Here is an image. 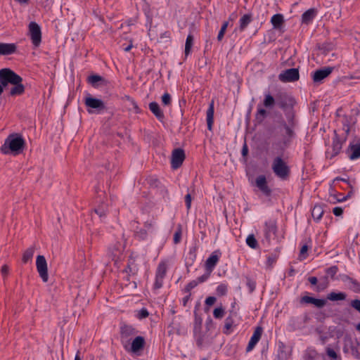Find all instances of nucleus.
<instances>
[{"instance_id":"f257e3e1","label":"nucleus","mask_w":360,"mask_h":360,"mask_svg":"<svg viewBox=\"0 0 360 360\" xmlns=\"http://www.w3.org/2000/svg\"><path fill=\"white\" fill-rule=\"evenodd\" d=\"M0 83L3 89L11 86V90H25L29 88L24 79L10 68L0 70Z\"/></svg>"},{"instance_id":"f03ea898","label":"nucleus","mask_w":360,"mask_h":360,"mask_svg":"<svg viewBox=\"0 0 360 360\" xmlns=\"http://www.w3.org/2000/svg\"><path fill=\"white\" fill-rule=\"evenodd\" d=\"M25 145V141L20 135L11 134L0 148V151L4 154L12 153L15 155L20 153Z\"/></svg>"},{"instance_id":"7ed1b4c3","label":"nucleus","mask_w":360,"mask_h":360,"mask_svg":"<svg viewBox=\"0 0 360 360\" xmlns=\"http://www.w3.org/2000/svg\"><path fill=\"white\" fill-rule=\"evenodd\" d=\"M272 170L275 175L283 181H286L290 175V169L288 164L280 157H276L272 162Z\"/></svg>"},{"instance_id":"20e7f679","label":"nucleus","mask_w":360,"mask_h":360,"mask_svg":"<svg viewBox=\"0 0 360 360\" xmlns=\"http://www.w3.org/2000/svg\"><path fill=\"white\" fill-rule=\"evenodd\" d=\"M278 227L276 221L274 219H269L264 224L262 242L267 245H271L277 238Z\"/></svg>"},{"instance_id":"39448f33","label":"nucleus","mask_w":360,"mask_h":360,"mask_svg":"<svg viewBox=\"0 0 360 360\" xmlns=\"http://www.w3.org/2000/svg\"><path fill=\"white\" fill-rule=\"evenodd\" d=\"M86 82L94 89H109L114 88L111 82L97 74L89 75L86 78Z\"/></svg>"},{"instance_id":"423d86ee","label":"nucleus","mask_w":360,"mask_h":360,"mask_svg":"<svg viewBox=\"0 0 360 360\" xmlns=\"http://www.w3.org/2000/svg\"><path fill=\"white\" fill-rule=\"evenodd\" d=\"M136 333L137 331L132 326L124 323L120 326V342L124 349H127L132 336Z\"/></svg>"},{"instance_id":"0eeeda50","label":"nucleus","mask_w":360,"mask_h":360,"mask_svg":"<svg viewBox=\"0 0 360 360\" xmlns=\"http://www.w3.org/2000/svg\"><path fill=\"white\" fill-rule=\"evenodd\" d=\"M28 35L34 47H39L41 42V30L36 22H30L28 25Z\"/></svg>"},{"instance_id":"6e6552de","label":"nucleus","mask_w":360,"mask_h":360,"mask_svg":"<svg viewBox=\"0 0 360 360\" xmlns=\"http://www.w3.org/2000/svg\"><path fill=\"white\" fill-rule=\"evenodd\" d=\"M167 271V265L166 262L162 261L159 263L156 271H155V279L154 283V288L160 289L163 285V281L166 276Z\"/></svg>"},{"instance_id":"1a4fd4ad","label":"nucleus","mask_w":360,"mask_h":360,"mask_svg":"<svg viewBox=\"0 0 360 360\" xmlns=\"http://www.w3.org/2000/svg\"><path fill=\"white\" fill-rule=\"evenodd\" d=\"M37 270L39 276L44 282H47L49 280L48 267L46 260L43 255H38L36 259Z\"/></svg>"},{"instance_id":"9d476101","label":"nucleus","mask_w":360,"mask_h":360,"mask_svg":"<svg viewBox=\"0 0 360 360\" xmlns=\"http://www.w3.org/2000/svg\"><path fill=\"white\" fill-rule=\"evenodd\" d=\"M84 104L86 107L96 109L98 112L106 109L105 103L101 99L94 98L89 94L84 98Z\"/></svg>"},{"instance_id":"9b49d317","label":"nucleus","mask_w":360,"mask_h":360,"mask_svg":"<svg viewBox=\"0 0 360 360\" xmlns=\"http://www.w3.org/2000/svg\"><path fill=\"white\" fill-rule=\"evenodd\" d=\"M186 158L185 152L181 148H175L172 153L171 167L173 169L179 168Z\"/></svg>"},{"instance_id":"f8f14e48","label":"nucleus","mask_w":360,"mask_h":360,"mask_svg":"<svg viewBox=\"0 0 360 360\" xmlns=\"http://www.w3.org/2000/svg\"><path fill=\"white\" fill-rule=\"evenodd\" d=\"M146 345V341L143 337L137 336L131 342L129 343L127 349H124L126 351L132 354L139 355L140 352L143 349Z\"/></svg>"},{"instance_id":"ddd939ff","label":"nucleus","mask_w":360,"mask_h":360,"mask_svg":"<svg viewBox=\"0 0 360 360\" xmlns=\"http://www.w3.org/2000/svg\"><path fill=\"white\" fill-rule=\"evenodd\" d=\"M337 116L339 117L338 121L342 124V129L344 131L342 135L348 136L352 125L354 124L356 122L355 120L352 115H344L340 116L339 115V110L337 111Z\"/></svg>"},{"instance_id":"4468645a","label":"nucleus","mask_w":360,"mask_h":360,"mask_svg":"<svg viewBox=\"0 0 360 360\" xmlns=\"http://www.w3.org/2000/svg\"><path fill=\"white\" fill-rule=\"evenodd\" d=\"M299 71L297 68H290L283 71L278 76L281 81L284 82H295L299 79Z\"/></svg>"},{"instance_id":"2eb2a0df","label":"nucleus","mask_w":360,"mask_h":360,"mask_svg":"<svg viewBox=\"0 0 360 360\" xmlns=\"http://www.w3.org/2000/svg\"><path fill=\"white\" fill-rule=\"evenodd\" d=\"M335 136L333 139V143H332V148H333V154L331 155V158H333L336 155H338L342 148L343 143L346 141L348 136L342 135V137H340L336 132V131H334Z\"/></svg>"},{"instance_id":"dca6fc26","label":"nucleus","mask_w":360,"mask_h":360,"mask_svg":"<svg viewBox=\"0 0 360 360\" xmlns=\"http://www.w3.org/2000/svg\"><path fill=\"white\" fill-rule=\"evenodd\" d=\"M288 118L289 124H287L284 121H283L281 123L285 131V135L283 140V143L285 145L288 144L295 135L294 131L292 129L294 125L293 116L292 115H288Z\"/></svg>"},{"instance_id":"f3484780","label":"nucleus","mask_w":360,"mask_h":360,"mask_svg":"<svg viewBox=\"0 0 360 360\" xmlns=\"http://www.w3.org/2000/svg\"><path fill=\"white\" fill-rule=\"evenodd\" d=\"M333 69V67H324L316 70L312 75L313 81L316 83L321 82L325 78L332 73Z\"/></svg>"},{"instance_id":"a211bd4d","label":"nucleus","mask_w":360,"mask_h":360,"mask_svg":"<svg viewBox=\"0 0 360 360\" xmlns=\"http://www.w3.org/2000/svg\"><path fill=\"white\" fill-rule=\"evenodd\" d=\"M221 252L217 250L213 252L210 256L207 259L205 264V269L209 274H210L216 266L219 260Z\"/></svg>"},{"instance_id":"6ab92c4d","label":"nucleus","mask_w":360,"mask_h":360,"mask_svg":"<svg viewBox=\"0 0 360 360\" xmlns=\"http://www.w3.org/2000/svg\"><path fill=\"white\" fill-rule=\"evenodd\" d=\"M345 153L351 160L360 158V142H351L348 148L345 150Z\"/></svg>"},{"instance_id":"aec40b11","label":"nucleus","mask_w":360,"mask_h":360,"mask_svg":"<svg viewBox=\"0 0 360 360\" xmlns=\"http://www.w3.org/2000/svg\"><path fill=\"white\" fill-rule=\"evenodd\" d=\"M257 187L266 196L271 195V190L267 185L266 178L264 175H259L255 180Z\"/></svg>"},{"instance_id":"412c9836","label":"nucleus","mask_w":360,"mask_h":360,"mask_svg":"<svg viewBox=\"0 0 360 360\" xmlns=\"http://www.w3.org/2000/svg\"><path fill=\"white\" fill-rule=\"evenodd\" d=\"M263 332V328L261 326H257L248 342V345L246 347V352H249L253 349L255 346L257 344V342L261 339L262 335Z\"/></svg>"},{"instance_id":"4be33fe9","label":"nucleus","mask_w":360,"mask_h":360,"mask_svg":"<svg viewBox=\"0 0 360 360\" xmlns=\"http://www.w3.org/2000/svg\"><path fill=\"white\" fill-rule=\"evenodd\" d=\"M17 46L13 43H0V56H8L15 53Z\"/></svg>"},{"instance_id":"5701e85b","label":"nucleus","mask_w":360,"mask_h":360,"mask_svg":"<svg viewBox=\"0 0 360 360\" xmlns=\"http://www.w3.org/2000/svg\"><path fill=\"white\" fill-rule=\"evenodd\" d=\"M290 356V352L288 347L281 341L278 343L277 358L278 360H288Z\"/></svg>"},{"instance_id":"b1692460","label":"nucleus","mask_w":360,"mask_h":360,"mask_svg":"<svg viewBox=\"0 0 360 360\" xmlns=\"http://www.w3.org/2000/svg\"><path fill=\"white\" fill-rule=\"evenodd\" d=\"M316 15V11L315 8L308 9L302 15V22L306 25H309L311 22Z\"/></svg>"},{"instance_id":"393cba45","label":"nucleus","mask_w":360,"mask_h":360,"mask_svg":"<svg viewBox=\"0 0 360 360\" xmlns=\"http://www.w3.org/2000/svg\"><path fill=\"white\" fill-rule=\"evenodd\" d=\"M149 109L153 114L159 120H162L164 118V113L160 109V105L156 102H151L149 103Z\"/></svg>"},{"instance_id":"a878e982","label":"nucleus","mask_w":360,"mask_h":360,"mask_svg":"<svg viewBox=\"0 0 360 360\" xmlns=\"http://www.w3.org/2000/svg\"><path fill=\"white\" fill-rule=\"evenodd\" d=\"M214 122V101L212 100L210 103L209 108L207 110V129L212 130V124Z\"/></svg>"},{"instance_id":"bb28decb","label":"nucleus","mask_w":360,"mask_h":360,"mask_svg":"<svg viewBox=\"0 0 360 360\" xmlns=\"http://www.w3.org/2000/svg\"><path fill=\"white\" fill-rule=\"evenodd\" d=\"M271 22L274 29H280L284 22L283 15L280 13L274 15L271 18Z\"/></svg>"},{"instance_id":"cd10ccee","label":"nucleus","mask_w":360,"mask_h":360,"mask_svg":"<svg viewBox=\"0 0 360 360\" xmlns=\"http://www.w3.org/2000/svg\"><path fill=\"white\" fill-rule=\"evenodd\" d=\"M251 14H245L239 20V30L243 31L252 21Z\"/></svg>"},{"instance_id":"c85d7f7f","label":"nucleus","mask_w":360,"mask_h":360,"mask_svg":"<svg viewBox=\"0 0 360 360\" xmlns=\"http://www.w3.org/2000/svg\"><path fill=\"white\" fill-rule=\"evenodd\" d=\"M94 212L98 215L101 219H105L108 212V205L105 203H102L94 209Z\"/></svg>"},{"instance_id":"c756f323","label":"nucleus","mask_w":360,"mask_h":360,"mask_svg":"<svg viewBox=\"0 0 360 360\" xmlns=\"http://www.w3.org/2000/svg\"><path fill=\"white\" fill-rule=\"evenodd\" d=\"M194 323H193V333L194 334L200 333L202 329V319L199 316L196 311H194Z\"/></svg>"},{"instance_id":"7c9ffc66","label":"nucleus","mask_w":360,"mask_h":360,"mask_svg":"<svg viewBox=\"0 0 360 360\" xmlns=\"http://www.w3.org/2000/svg\"><path fill=\"white\" fill-rule=\"evenodd\" d=\"M347 295L345 292H331L328 294L327 299L330 301H342L346 299Z\"/></svg>"},{"instance_id":"2f4dec72","label":"nucleus","mask_w":360,"mask_h":360,"mask_svg":"<svg viewBox=\"0 0 360 360\" xmlns=\"http://www.w3.org/2000/svg\"><path fill=\"white\" fill-rule=\"evenodd\" d=\"M323 214V207L319 205H316L311 211V216L316 221H319L321 219Z\"/></svg>"},{"instance_id":"473e14b6","label":"nucleus","mask_w":360,"mask_h":360,"mask_svg":"<svg viewBox=\"0 0 360 360\" xmlns=\"http://www.w3.org/2000/svg\"><path fill=\"white\" fill-rule=\"evenodd\" d=\"M35 250L34 246H31L29 248H27L23 253L22 257V262L24 264L27 263L29 261L32 259L33 257L34 253Z\"/></svg>"},{"instance_id":"72a5a7b5","label":"nucleus","mask_w":360,"mask_h":360,"mask_svg":"<svg viewBox=\"0 0 360 360\" xmlns=\"http://www.w3.org/2000/svg\"><path fill=\"white\" fill-rule=\"evenodd\" d=\"M135 257L131 254L129 256V262L127 264V269H129V272L132 274H136L138 271V265L136 264Z\"/></svg>"},{"instance_id":"f704fd0d","label":"nucleus","mask_w":360,"mask_h":360,"mask_svg":"<svg viewBox=\"0 0 360 360\" xmlns=\"http://www.w3.org/2000/svg\"><path fill=\"white\" fill-rule=\"evenodd\" d=\"M246 244L252 249H258L259 243L255 238L254 234H250L246 238Z\"/></svg>"},{"instance_id":"c9c22d12","label":"nucleus","mask_w":360,"mask_h":360,"mask_svg":"<svg viewBox=\"0 0 360 360\" xmlns=\"http://www.w3.org/2000/svg\"><path fill=\"white\" fill-rule=\"evenodd\" d=\"M233 325V319L231 316L226 317L224 322V326L223 332L224 333L229 335L231 333V329Z\"/></svg>"},{"instance_id":"e433bc0d","label":"nucleus","mask_w":360,"mask_h":360,"mask_svg":"<svg viewBox=\"0 0 360 360\" xmlns=\"http://www.w3.org/2000/svg\"><path fill=\"white\" fill-rule=\"evenodd\" d=\"M267 115V112L262 108H258L255 115V120L258 123H262Z\"/></svg>"},{"instance_id":"4c0bfd02","label":"nucleus","mask_w":360,"mask_h":360,"mask_svg":"<svg viewBox=\"0 0 360 360\" xmlns=\"http://www.w3.org/2000/svg\"><path fill=\"white\" fill-rule=\"evenodd\" d=\"M193 43V37L191 34L187 36L185 44V55L188 56Z\"/></svg>"},{"instance_id":"58836bf2","label":"nucleus","mask_w":360,"mask_h":360,"mask_svg":"<svg viewBox=\"0 0 360 360\" xmlns=\"http://www.w3.org/2000/svg\"><path fill=\"white\" fill-rule=\"evenodd\" d=\"M217 294L219 296H224L227 293L228 287L227 285L221 283L219 285L217 288Z\"/></svg>"},{"instance_id":"ea45409f","label":"nucleus","mask_w":360,"mask_h":360,"mask_svg":"<svg viewBox=\"0 0 360 360\" xmlns=\"http://www.w3.org/2000/svg\"><path fill=\"white\" fill-rule=\"evenodd\" d=\"M228 25H229V22L228 21H225L224 22V23L222 24L221 27V29L218 33V35H217V40L218 41H221L224 36V33L228 27Z\"/></svg>"},{"instance_id":"a19ab883","label":"nucleus","mask_w":360,"mask_h":360,"mask_svg":"<svg viewBox=\"0 0 360 360\" xmlns=\"http://www.w3.org/2000/svg\"><path fill=\"white\" fill-rule=\"evenodd\" d=\"M225 314L224 309L222 307L214 309L213 316L215 319H222Z\"/></svg>"},{"instance_id":"79ce46f5","label":"nucleus","mask_w":360,"mask_h":360,"mask_svg":"<svg viewBox=\"0 0 360 360\" xmlns=\"http://www.w3.org/2000/svg\"><path fill=\"white\" fill-rule=\"evenodd\" d=\"M275 103V100L272 96L268 94L264 100V105L266 108L272 107Z\"/></svg>"},{"instance_id":"37998d69","label":"nucleus","mask_w":360,"mask_h":360,"mask_svg":"<svg viewBox=\"0 0 360 360\" xmlns=\"http://www.w3.org/2000/svg\"><path fill=\"white\" fill-rule=\"evenodd\" d=\"M181 227H179L174 233V238H173V240H174V244H178L180 243L181 241Z\"/></svg>"},{"instance_id":"c03bdc74","label":"nucleus","mask_w":360,"mask_h":360,"mask_svg":"<svg viewBox=\"0 0 360 360\" xmlns=\"http://www.w3.org/2000/svg\"><path fill=\"white\" fill-rule=\"evenodd\" d=\"M198 284V282L197 281H191V282H189L185 287L184 288V292H190V291L195 288Z\"/></svg>"},{"instance_id":"a18cd8bd","label":"nucleus","mask_w":360,"mask_h":360,"mask_svg":"<svg viewBox=\"0 0 360 360\" xmlns=\"http://www.w3.org/2000/svg\"><path fill=\"white\" fill-rule=\"evenodd\" d=\"M309 247L307 244H304L302 246L300 252V259H304L307 257V251H308Z\"/></svg>"},{"instance_id":"49530a36","label":"nucleus","mask_w":360,"mask_h":360,"mask_svg":"<svg viewBox=\"0 0 360 360\" xmlns=\"http://www.w3.org/2000/svg\"><path fill=\"white\" fill-rule=\"evenodd\" d=\"M312 304L315 305L318 308H322L326 304V300L324 299H314Z\"/></svg>"},{"instance_id":"de8ad7c7","label":"nucleus","mask_w":360,"mask_h":360,"mask_svg":"<svg viewBox=\"0 0 360 360\" xmlns=\"http://www.w3.org/2000/svg\"><path fill=\"white\" fill-rule=\"evenodd\" d=\"M246 285L248 286L250 292H252L256 288V283L250 278H247Z\"/></svg>"},{"instance_id":"09e8293b","label":"nucleus","mask_w":360,"mask_h":360,"mask_svg":"<svg viewBox=\"0 0 360 360\" xmlns=\"http://www.w3.org/2000/svg\"><path fill=\"white\" fill-rule=\"evenodd\" d=\"M338 271V268L337 266H332L326 269V274L333 277Z\"/></svg>"},{"instance_id":"8fccbe9b","label":"nucleus","mask_w":360,"mask_h":360,"mask_svg":"<svg viewBox=\"0 0 360 360\" xmlns=\"http://www.w3.org/2000/svg\"><path fill=\"white\" fill-rule=\"evenodd\" d=\"M162 102L165 105H168L171 103V96L168 93H165L162 96Z\"/></svg>"},{"instance_id":"3c124183","label":"nucleus","mask_w":360,"mask_h":360,"mask_svg":"<svg viewBox=\"0 0 360 360\" xmlns=\"http://www.w3.org/2000/svg\"><path fill=\"white\" fill-rule=\"evenodd\" d=\"M351 284L350 288L355 292H358L360 290V284L355 280L352 279L349 283Z\"/></svg>"},{"instance_id":"603ef678","label":"nucleus","mask_w":360,"mask_h":360,"mask_svg":"<svg viewBox=\"0 0 360 360\" xmlns=\"http://www.w3.org/2000/svg\"><path fill=\"white\" fill-rule=\"evenodd\" d=\"M149 315V313L148 310L146 308H142L141 310L139 311L138 313V318L139 319H145L148 317Z\"/></svg>"},{"instance_id":"864d4df0","label":"nucleus","mask_w":360,"mask_h":360,"mask_svg":"<svg viewBox=\"0 0 360 360\" xmlns=\"http://www.w3.org/2000/svg\"><path fill=\"white\" fill-rule=\"evenodd\" d=\"M326 353L328 356L333 359H336L338 358L337 353L333 349L328 348L326 350Z\"/></svg>"},{"instance_id":"5fc2aeb1","label":"nucleus","mask_w":360,"mask_h":360,"mask_svg":"<svg viewBox=\"0 0 360 360\" xmlns=\"http://www.w3.org/2000/svg\"><path fill=\"white\" fill-rule=\"evenodd\" d=\"M314 297L305 295L301 298V302L307 303V304H312L314 302Z\"/></svg>"},{"instance_id":"6e6d98bb","label":"nucleus","mask_w":360,"mask_h":360,"mask_svg":"<svg viewBox=\"0 0 360 360\" xmlns=\"http://www.w3.org/2000/svg\"><path fill=\"white\" fill-rule=\"evenodd\" d=\"M351 306L360 312V300H354L351 302Z\"/></svg>"},{"instance_id":"4d7b16f0","label":"nucleus","mask_w":360,"mask_h":360,"mask_svg":"<svg viewBox=\"0 0 360 360\" xmlns=\"http://www.w3.org/2000/svg\"><path fill=\"white\" fill-rule=\"evenodd\" d=\"M185 202H186L187 210H189L191 206V195L190 193H188L187 195H186Z\"/></svg>"},{"instance_id":"13d9d810","label":"nucleus","mask_w":360,"mask_h":360,"mask_svg":"<svg viewBox=\"0 0 360 360\" xmlns=\"http://www.w3.org/2000/svg\"><path fill=\"white\" fill-rule=\"evenodd\" d=\"M8 271H9L8 266L6 264L3 265L1 267V273L2 276L4 277V278L7 277V276L8 274Z\"/></svg>"},{"instance_id":"bf43d9fd","label":"nucleus","mask_w":360,"mask_h":360,"mask_svg":"<svg viewBox=\"0 0 360 360\" xmlns=\"http://www.w3.org/2000/svg\"><path fill=\"white\" fill-rule=\"evenodd\" d=\"M333 213L335 216H338H338H341L342 214V213H343V210L340 207H335L333 210Z\"/></svg>"},{"instance_id":"052dcab7","label":"nucleus","mask_w":360,"mask_h":360,"mask_svg":"<svg viewBox=\"0 0 360 360\" xmlns=\"http://www.w3.org/2000/svg\"><path fill=\"white\" fill-rule=\"evenodd\" d=\"M216 302V297L210 296L206 298L205 300V304L208 306H211L214 304Z\"/></svg>"},{"instance_id":"680f3d73","label":"nucleus","mask_w":360,"mask_h":360,"mask_svg":"<svg viewBox=\"0 0 360 360\" xmlns=\"http://www.w3.org/2000/svg\"><path fill=\"white\" fill-rule=\"evenodd\" d=\"M241 153L243 157H246L248 154V147L246 143H245L243 146Z\"/></svg>"},{"instance_id":"e2e57ef3","label":"nucleus","mask_w":360,"mask_h":360,"mask_svg":"<svg viewBox=\"0 0 360 360\" xmlns=\"http://www.w3.org/2000/svg\"><path fill=\"white\" fill-rule=\"evenodd\" d=\"M276 257H274V256H269L267 257V260H266L267 264L271 266L274 262H276Z\"/></svg>"},{"instance_id":"0e129e2a","label":"nucleus","mask_w":360,"mask_h":360,"mask_svg":"<svg viewBox=\"0 0 360 360\" xmlns=\"http://www.w3.org/2000/svg\"><path fill=\"white\" fill-rule=\"evenodd\" d=\"M155 222L153 221H148L145 223L144 227L148 230H150L153 228Z\"/></svg>"},{"instance_id":"69168bd1","label":"nucleus","mask_w":360,"mask_h":360,"mask_svg":"<svg viewBox=\"0 0 360 360\" xmlns=\"http://www.w3.org/2000/svg\"><path fill=\"white\" fill-rule=\"evenodd\" d=\"M308 281L311 284V285H316L317 283V281H318V279L315 276H311V277H309L308 278Z\"/></svg>"},{"instance_id":"338daca9","label":"nucleus","mask_w":360,"mask_h":360,"mask_svg":"<svg viewBox=\"0 0 360 360\" xmlns=\"http://www.w3.org/2000/svg\"><path fill=\"white\" fill-rule=\"evenodd\" d=\"M131 104H132V105H133V107H134V108L135 110V112L136 113H139L140 112V109H139L137 103L134 100H131Z\"/></svg>"},{"instance_id":"774afa93","label":"nucleus","mask_w":360,"mask_h":360,"mask_svg":"<svg viewBox=\"0 0 360 360\" xmlns=\"http://www.w3.org/2000/svg\"><path fill=\"white\" fill-rule=\"evenodd\" d=\"M191 297V294H188V295L185 296L184 298H183V305L184 306H186L188 301L189 300Z\"/></svg>"}]
</instances>
